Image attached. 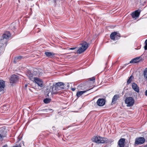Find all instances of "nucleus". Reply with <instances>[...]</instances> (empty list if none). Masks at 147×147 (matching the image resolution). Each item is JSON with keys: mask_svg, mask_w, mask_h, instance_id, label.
Returning a JSON list of instances; mask_svg holds the SVG:
<instances>
[{"mask_svg": "<svg viewBox=\"0 0 147 147\" xmlns=\"http://www.w3.org/2000/svg\"><path fill=\"white\" fill-rule=\"evenodd\" d=\"M92 140L93 142L98 143H105L107 142V139L104 137L96 136L93 137Z\"/></svg>", "mask_w": 147, "mask_h": 147, "instance_id": "obj_1", "label": "nucleus"}, {"mask_svg": "<svg viewBox=\"0 0 147 147\" xmlns=\"http://www.w3.org/2000/svg\"><path fill=\"white\" fill-rule=\"evenodd\" d=\"M88 44L84 41L80 44L81 46L79 48L77 51V53L80 54L85 51L88 47Z\"/></svg>", "mask_w": 147, "mask_h": 147, "instance_id": "obj_2", "label": "nucleus"}, {"mask_svg": "<svg viewBox=\"0 0 147 147\" xmlns=\"http://www.w3.org/2000/svg\"><path fill=\"white\" fill-rule=\"evenodd\" d=\"M7 131L4 128H1L0 130V140L2 141L3 139L6 137Z\"/></svg>", "mask_w": 147, "mask_h": 147, "instance_id": "obj_3", "label": "nucleus"}, {"mask_svg": "<svg viewBox=\"0 0 147 147\" xmlns=\"http://www.w3.org/2000/svg\"><path fill=\"white\" fill-rule=\"evenodd\" d=\"M145 139L143 137H140L136 139L135 144L137 145L141 144L144 142Z\"/></svg>", "mask_w": 147, "mask_h": 147, "instance_id": "obj_4", "label": "nucleus"}, {"mask_svg": "<svg viewBox=\"0 0 147 147\" xmlns=\"http://www.w3.org/2000/svg\"><path fill=\"white\" fill-rule=\"evenodd\" d=\"M18 76L15 75H12L10 79V83L12 84L16 83L18 81Z\"/></svg>", "mask_w": 147, "mask_h": 147, "instance_id": "obj_5", "label": "nucleus"}, {"mask_svg": "<svg viewBox=\"0 0 147 147\" xmlns=\"http://www.w3.org/2000/svg\"><path fill=\"white\" fill-rule=\"evenodd\" d=\"M11 35V34L9 32H7L3 34L2 38L5 40V42H4L5 43H7L8 41V39Z\"/></svg>", "mask_w": 147, "mask_h": 147, "instance_id": "obj_6", "label": "nucleus"}, {"mask_svg": "<svg viewBox=\"0 0 147 147\" xmlns=\"http://www.w3.org/2000/svg\"><path fill=\"white\" fill-rule=\"evenodd\" d=\"M33 81H34L40 87H43V82L41 79L38 78L34 77V80Z\"/></svg>", "mask_w": 147, "mask_h": 147, "instance_id": "obj_7", "label": "nucleus"}, {"mask_svg": "<svg viewBox=\"0 0 147 147\" xmlns=\"http://www.w3.org/2000/svg\"><path fill=\"white\" fill-rule=\"evenodd\" d=\"M140 11H141L140 9H138L136 10L134 12H133L131 14L133 18H135V19H136V18H138L140 14Z\"/></svg>", "mask_w": 147, "mask_h": 147, "instance_id": "obj_8", "label": "nucleus"}, {"mask_svg": "<svg viewBox=\"0 0 147 147\" xmlns=\"http://www.w3.org/2000/svg\"><path fill=\"white\" fill-rule=\"evenodd\" d=\"M61 90V88L59 87H56L55 86H54L52 88L51 93L52 94H57L59 92V91Z\"/></svg>", "mask_w": 147, "mask_h": 147, "instance_id": "obj_9", "label": "nucleus"}, {"mask_svg": "<svg viewBox=\"0 0 147 147\" xmlns=\"http://www.w3.org/2000/svg\"><path fill=\"white\" fill-rule=\"evenodd\" d=\"M125 139L124 138L121 139L119 141L118 145L119 147H124L125 145Z\"/></svg>", "mask_w": 147, "mask_h": 147, "instance_id": "obj_10", "label": "nucleus"}, {"mask_svg": "<svg viewBox=\"0 0 147 147\" xmlns=\"http://www.w3.org/2000/svg\"><path fill=\"white\" fill-rule=\"evenodd\" d=\"M132 86L133 89L136 92H139V89L136 84L135 83H133L132 84Z\"/></svg>", "mask_w": 147, "mask_h": 147, "instance_id": "obj_11", "label": "nucleus"}, {"mask_svg": "<svg viewBox=\"0 0 147 147\" xmlns=\"http://www.w3.org/2000/svg\"><path fill=\"white\" fill-rule=\"evenodd\" d=\"M45 54L47 57L51 58H53L55 55L54 53L48 52H45Z\"/></svg>", "mask_w": 147, "mask_h": 147, "instance_id": "obj_12", "label": "nucleus"}, {"mask_svg": "<svg viewBox=\"0 0 147 147\" xmlns=\"http://www.w3.org/2000/svg\"><path fill=\"white\" fill-rule=\"evenodd\" d=\"M64 84L61 82H59L56 83L55 86L56 87H59L61 88V90L64 89Z\"/></svg>", "mask_w": 147, "mask_h": 147, "instance_id": "obj_13", "label": "nucleus"}, {"mask_svg": "<svg viewBox=\"0 0 147 147\" xmlns=\"http://www.w3.org/2000/svg\"><path fill=\"white\" fill-rule=\"evenodd\" d=\"M91 89H90L84 91H78L77 92L76 96L78 97H79L82 95L84 93H85L86 91L91 90Z\"/></svg>", "mask_w": 147, "mask_h": 147, "instance_id": "obj_14", "label": "nucleus"}, {"mask_svg": "<svg viewBox=\"0 0 147 147\" xmlns=\"http://www.w3.org/2000/svg\"><path fill=\"white\" fill-rule=\"evenodd\" d=\"M117 34V33L115 32H114L112 33L110 35V38L111 39L113 40H115V36H116Z\"/></svg>", "mask_w": 147, "mask_h": 147, "instance_id": "obj_15", "label": "nucleus"}, {"mask_svg": "<svg viewBox=\"0 0 147 147\" xmlns=\"http://www.w3.org/2000/svg\"><path fill=\"white\" fill-rule=\"evenodd\" d=\"M5 42V40L3 38L1 39L0 40V46L1 47L4 45H6L7 44V43H5L4 42Z\"/></svg>", "mask_w": 147, "mask_h": 147, "instance_id": "obj_16", "label": "nucleus"}, {"mask_svg": "<svg viewBox=\"0 0 147 147\" xmlns=\"http://www.w3.org/2000/svg\"><path fill=\"white\" fill-rule=\"evenodd\" d=\"M22 57L21 56L16 57L14 59V62L15 63H16L17 61L22 59Z\"/></svg>", "mask_w": 147, "mask_h": 147, "instance_id": "obj_17", "label": "nucleus"}, {"mask_svg": "<svg viewBox=\"0 0 147 147\" xmlns=\"http://www.w3.org/2000/svg\"><path fill=\"white\" fill-rule=\"evenodd\" d=\"M134 102H125V104L127 107H131L133 106L134 103Z\"/></svg>", "mask_w": 147, "mask_h": 147, "instance_id": "obj_18", "label": "nucleus"}, {"mask_svg": "<svg viewBox=\"0 0 147 147\" xmlns=\"http://www.w3.org/2000/svg\"><path fill=\"white\" fill-rule=\"evenodd\" d=\"M28 76L29 77V78L30 80H34V75L32 74L31 72L29 73L28 74Z\"/></svg>", "mask_w": 147, "mask_h": 147, "instance_id": "obj_19", "label": "nucleus"}, {"mask_svg": "<svg viewBox=\"0 0 147 147\" xmlns=\"http://www.w3.org/2000/svg\"><path fill=\"white\" fill-rule=\"evenodd\" d=\"M119 98V96L118 94L115 95L113 97L112 101H116L118 100V98Z\"/></svg>", "mask_w": 147, "mask_h": 147, "instance_id": "obj_20", "label": "nucleus"}, {"mask_svg": "<svg viewBox=\"0 0 147 147\" xmlns=\"http://www.w3.org/2000/svg\"><path fill=\"white\" fill-rule=\"evenodd\" d=\"M105 102H96V104L99 106H102L105 104Z\"/></svg>", "mask_w": 147, "mask_h": 147, "instance_id": "obj_21", "label": "nucleus"}, {"mask_svg": "<svg viewBox=\"0 0 147 147\" xmlns=\"http://www.w3.org/2000/svg\"><path fill=\"white\" fill-rule=\"evenodd\" d=\"M134 76H131L129 79L128 80L127 82V84H129L132 81V79L133 78Z\"/></svg>", "mask_w": 147, "mask_h": 147, "instance_id": "obj_22", "label": "nucleus"}, {"mask_svg": "<svg viewBox=\"0 0 147 147\" xmlns=\"http://www.w3.org/2000/svg\"><path fill=\"white\" fill-rule=\"evenodd\" d=\"M138 62V59H136V58H135L132 59L130 61L129 63H136Z\"/></svg>", "mask_w": 147, "mask_h": 147, "instance_id": "obj_23", "label": "nucleus"}, {"mask_svg": "<svg viewBox=\"0 0 147 147\" xmlns=\"http://www.w3.org/2000/svg\"><path fill=\"white\" fill-rule=\"evenodd\" d=\"M0 86L5 87V82L2 80H0Z\"/></svg>", "mask_w": 147, "mask_h": 147, "instance_id": "obj_24", "label": "nucleus"}, {"mask_svg": "<svg viewBox=\"0 0 147 147\" xmlns=\"http://www.w3.org/2000/svg\"><path fill=\"white\" fill-rule=\"evenodd\" d=\"M144 77L146 78H147V68L144 69Z\"/></svg>", "mask_w": 147, "mask_h": 147, "instance_id": "obj_25", "label": "nucleus"}, {"mask_svg": "<svg viewBox=\"0 0 147 147\" xmlns=\"http://www.w3.org/2000/svg\"><path fill=\"white\" fill-rule=\"evenodd\" d=\"M125 101H134V99L132 97H129L126 98Z\"/></svg>", "mask_w": 147, "mask_h": 147, "instance_id": "obj_26", "label": "nucleus"}, {"mask_svg": "<svg viewBox=\"0 0 147 147\" xmlns=\"http://www.w3.org/2000/svg\"><path fill=\"white\" fill-rule=\"evenodd\" d=\"M105 98H98L97 99V101H106Z\"/></svg>", "mask_w": 147, "mask_h": 147, "instance_id": "obj_27", "label": "nucleus"}, {"mask_svg": "<svg viewBox=\"0 0 147 147\" xmlns=\"http://www.w3.org/2000/svg\"><path fill=\"white\" fill-rule=\"evenodd\" d=\"M83 85L82 84L81 85H80L78 87V88L79 89V90H84V88L83 87Z\"/></svg>", "mask_w": 147, "mask_h": 147, "instance_id": "obj_28", "label": "nucleus"}, {"mask_svg": "<svg viewBox=\"0 0 147 147\" xmlns=\"http://www.w3.org/2000/svg\"><path fill=\"white\" fill-rule=\"evenodd\" d=\"M4 87L0 86V92H2L3 93L4 91Z\"/></svg>", "mask_w": 147, "mask_h": 147, "instance_id": "obj_29", "label": "nucleus"}, {"mask_svg": "<svg viewBox=\"0 0 147 147\" xmlns=\"http://www.w3.org/2000/svg\"><path fill=\"white\" fill-rule=\"evenodd\" d=\"M51 100V99L50 98H46L43 101H50Z\"/></svg>", "mask_w": 147, "mask_h": 147, "instance_id": "obj_30", "label": "nucleus"}, {"mask_svg": "<svg viewBox=\"0 0 147 147\" xmlns=\"http://www.w3.org/2000/svg\"><path fill=\"white\" fill-rule=\"evenodd\" d=\"M120 38V36L117 34L116 36H115V40H116L119 39Z\"/></svg>", "mask_w": 147, "mask_h": 147, "instance_id": "obj_31", "label": "nucleus"}, {"mask_svg": "<svg viewBox=\"0 0 147 147\" xmlns=\"http://www.w3.org/2000/svg\"><path fill=\"white\" fill-rule=\"evenodd\" d=\"M145 45L144 47V49L145 50H147V43H146L145 42Z\"/></svg>", "mask_w": 147, "mask_h": 147, "instance_id": "obj_32", "label": "nucleus"}, {"mask_svg": "<svg viewBox=\"0 0 147 147\" xmlns=\"http://www.w3.org/2000/svg\"><path fill=\"white\" fill-rule=\"evenodd\" d=\"M100 96V95H98V96H96L92 100H96V99H97Z\"/></svg>", "mask_w": 147, "mask_h": 147, "instance_id": "obj_33", "label": "nucleus"}, {"mask_svg": "<svg viewBox=\"0 0 147 147\" xmlns=\"http://www.w3.org/2000/svg\"><path fill=\"white\" fill-rule=\"evenodd\" d=\"M90 81H94L95 80V78L94 77H92L91 78H90Z\"/></svg>", "mask_w": 147, "mask_h": 147, "instance_id": "obj_34", "label": "nucleus"}, {"mask_svg": "<svg viewBox=\"0 0 147 147\" xmlns=\"http://www.w3.org/2000/svg\"><path fill=\"white\" fill-rule=\"evenodd\" d=\"M11 29H13V30H14L15 29V26L13 24H12L11 25Z\"/></svg>", "mask_w": 147, "mask_h": 147, "instance_id": "obj_35", "label": "nucleus"}, {"mask_svg": "<svg viewBox=\"0 0 147 147\" xmlns=\"http://www.w3.org/2000/svg\"><path fill=\"white\" fill-rule=\"evenodd\" d=\"M76 48V47H73V48H69V49L71 50H74Z\"/></svg>", "mask_w": 147, "mask_h": 147, "instance_id": "obj_36", "label": "nucleus"}, {"mask_svg": "<svg viewBox=\"0 0 147 147\" xmlns=\"http://www.w3.org/2000/svg\"><path fill=\"white\" fill-rule=\"evenodd\" d=\"M66 85H67V88H68L69 87V83H67L66 84Z\"/></svg>", "mask_w": 147, "mask_h": 147, "instance_id": "obj_37", "label": "nucleus"}, {"mask_svg": "<svg viewBox=\"0 0 147 147\" xmlns=\"http://www.w3.org/2000/svg\"><path fill=\"white\" fill-rule=\"evenodd\" d=\"M71 90L73 91H74L76 90L75 88H72L71 89Z\"/></svg>", "mask_w": 147, "mask_h": 147, "instance_id": "obj_38", "label": "nucleus"}, {"mask_svg": "<svg viewBox=\"0 0 147 147\" xmlns=\"http://www.w3.org/2000/svg\"><path fill=\"white\" fill-rule=\"evenodd\" d=\"M140 58V57H138L136 58V59H138V62H139L140 61V60H139V59Z\"/></svg>", "mask_w": 147, "mask_h": 147, "instance_id": "obj_39", "label": "nucleus"}, {"mask_svg": "<svg viewBox=\"0 0 147 147\" xmlns=\"http://www.w3.org/2000/svg\"><path fill=\"white\" fill-rule=\"evenodd\" d=\"M145 94L146 96H147V90H146L145 92Z\"/></svg>", "mask_w": 147, "mask_h": 147, "instance_id": "obj_40", "label": "nucleus"}, {"mask_svg": "<svg viewBox=\"0 0 147 147\" xmlns=\"http://www.w3.org/2000/svg\"><path fill=\"white\" fill-rule=\"evenodd\" d=\"M45 103V104H48V103H49L50 102H44Z\"/></svg>", "mask_w": 147, "mask_h": 147, "instance_id": "obj_41", "label": "nucleus"}, {"mask_svg": "<svg viewBox=\"0 0 147 147\" xmlns=\"http://www.w3.org/2000/svg\"><path fill=\"white\" fill-rule=\"evenodd\" d=\"M115 102H113V101H112V103H111V105H112L113 104H114L115 103Z\"/></svg>", "mask_w": 147, "mask_h": 147, "instance_id": "obj_42", "label": "nucleus"}, {"mask_svg": "<svg viewBox=\"0 0 147 147\" xmlns=\"http://www.w3.org/2000/svg\"><path fill=\"white\" fill-rule=\"evenodd\" d=\"M3 147H7V145H5Z\"/></svg>", "mask_w": 147, "mask_h": 147, "instance_id": "obj_43", "label": "nucleus"}, {"mask_svg": "<svg viewBox=\"0 0 147 147\" xmlns=\"http://www.w3.org/2000/svg\"><path fill=\"white\" fill-rule=\"evenodd\" d=\"M25 87L26 88L27 87V84H26V85H25Z\"/></svg>", "mask_w": 147, "mask_h": 147, "instance_id": "obj_44", "label": "nucleus"}, {"mask_svg": "<svg viewBox=\"0 0 147 147\" xmlns=\"http://www.w3.org/2000/svg\"><path fill=\"white\" fill-rule=\"evenodd\" d=\"M145 42L147 43V39L146 40Z\"/></svg>", "mask_w": 147, "mask_h": 147, "instance_id": "obj_45", "label": "nucleus"}, {"mask_svg": "<svg viewBox=\"0 0 147 147\" xmlns=\"http://www.w3.org/2000/svg\"><path fill=\"white\" fill-rule=\"evenodd\" d=\"M144 147H147V144Z\"/></svg>", "mask_w": 147, "mask_h": 147, "instance_id": "obj_46", "label": "nucleus"}, {"mask_svg": "<svg viewBox=\"0 0 147 147\" xmlns=\"http://www.w3.org/2000/svg\"><path fill=\"white\" fill-rule=\"evenodd\" d=\"M49 110H51L52 109H49Z\"/></svg>", "mask_w": 147, "mask_h": 147, "instance_id": "obj_47", "label": "nucleus"}, {"mask_svg": "<svg viewBox=\"0 0 147 147\" xmlns=\"http://www.w3.org/2000/svg\"><path fill=\"white\" fill-rule=\"evenodd\" d=\"M40 30H39V31H38V32H40Z\"/></svg>", "mask_w": 147, "mask_h": 147, "instance_id": "obj_48", "label": "nucleus"}]
</instances>
